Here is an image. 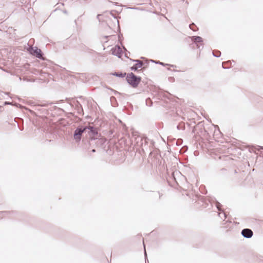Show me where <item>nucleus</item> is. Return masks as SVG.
I'll list each match as a JSON object with an SVG mask.
<instances>
[{
  "label": "nucleus",
  "mask_w": 263,
  "mask_h": 263,
  "mask_svg": "<svg viewBox=\"0 0 263 263\" xmlns=\"http://www.w3.org/2000/svg\"><path fill=\"white\" fill-rule=\"evenodd\" d=\"M87 132V128L83 126L78 127L74 132L73 139L76 142H79L81 140V136L83 133Z\"/></svg>",
  "instance_id": "nucleus-2"
},
{
  "label": "nucleus",
  "mask_w": 263,
  "mask_h": 263,
  "mask_svg": "<svg viewBox=\"0 0 263 263\" xmlns=\"http://www.w3.org/2000/svg\"><path fill=\"white\" fill-rule=\"evenodd\" d=\"M133 61L137 63L130 68L132 70L136 71L138 68L142 67L143 66V62L139 60H134Z\"/></svg>",
  "instance_id": "nucleus-8"
},
{
  "label": "nucleus",
  "mask_w": 263,
  "mask_h": 263,
  "mask_svg": "<svg viewBox=\"0 0 263 263\" xmlns=\"http://www.w3.org/2000/svg\"><path fill=\"white\" fill-rule=\"evenodd\" d=\"M213 54L214 57H217V58H218L220 57V52L218 51H216V52H213Z\"/></svg>",
  "instance_id": "nucleus-13"
},
{
  "label": "nucleus",
  "mask_w": 263,
  "mask_h": 263,
  "mask_svg": "<svg viewBox=\"0 0 263 263\" xmlns=\"http://www.w3.org/2000/svg\"><path fill=\"white\" fill-rule=\"evenodd\" d=\"M126 79L127 82L134 88L137 87L141 81V78L136 76L133 72L128 73Z\"/></svg>",
  "instance_id": "nucleus-1"
},
{
  "label": "nucleus",
  "mask_w": 263,
  "mask_h": 263,
  "mask_svg": "<svg viewBox=\"0 0 263 263\" xmlns=\"http://www.w3.org/2000/svg\"><path fill=\"white\" fill-rule=\"evenodd\" d=\"M131 9H137V8H131Z\"/></svg>",
  "instance_id": "nucleus-25"
},
{
  "label": "nucleus",
  "mask_w": 263,
  "mask_h": 263,
  "mask_svg": "<svg viewBox=\"0 0 263 263\" xmlns=\"http://www.w3.org/2000/svg\"><path fill=\"white\" fill-rule=\"evenodd\" d=\"M110 3H111L112 5H117V3L116 2H109Z\"/></svg>",
  "instance_id": "nucleus-20"
},
{
  "label": "nucleus",
  "mask_w": 263,
  "mask_h": 263,
  "mask_svg": "<svg viewBox=\"0 0 263 263\" xmlns=\"http://www.w3.org/2000/svg\"><path fill=\"white\" fill-rule=\"evenodd\" d=\"M191 40L195 43H201L203 41L202 38L199 36H193L191 37Z\"/></svg>",
  "instance_id": "nucleus-9"
},
{
  "label": "nucleus",
  "mask_w": 263,
  "mask_h": 263,
  "mask_svg": "<svg viewBox=\"0 0 263 263\" xmlns=\"http://www.w3.org/2000/svg\"><path fill=\"white\" fill-rule=\"evenodd\" d=\"M241 235L246 238H250L253 236V232L249 229H244L241 231Z\"/></svg>",
  "instance_id": "nucleus-6"
},
{
  "label": "nucleus",
  "mask_w": 263,
  "mask_h": 263,
  "mask_svg": "<svg viewBox=\"0 0 263 263\" xmlns=\"http://www.w3.org/2000/svg\"><path fill=\"white\" fill-rule=\"evenodd\" d=\"M110 14L115 18H117V17L114 14V11H111L110 12Z\"/></svg>",
  "instance_id": "nucleus-16"
},
{
  "label": "nucleus",
  "mask_w": 263,
  "mask_h": 263,
  "mask_svg": "<svg viewBox=\"0 0 263 263\" xmlns=\"http://www.w3.org/2000/svg\"><path fill=\"white\" fill-rule=\"evenodd\" d=\"M111 53L113 55H116L119 58H121L122 56V49L119 46H116L112 48Z\"/></svg>",
  "instance_id": "nucleus-5"
},
{
  "label": "nucleus",
  "mask_w": 263,
  "mask_h": 263,
  "mask_svg": "<svg viewBox=\"0 0 263 263\" xmlns=\"http://www.w3.org/2000/svg\"><path fill=\"white\" fill-rule=\"evenodd\" d=\"M137 144L140 148H141L142 151H144L148 149V144L149 140L147 138H136Z\"/></svg>",
  "instance_id": "nucleus-3"
},
{
  "label": "nucleus",
  "mask_w": 263,
  "mask_h": 263,
  "mask_svg": "<svg viewBox=\"0 0 263 263\" xmlns=\"http://www.w3.org/2000/svg\"><path fill=\"white\" fill-rule=\"evenodd\" d=\"M143 245H144V247H145V245H144V241H143ZM144 255H145V258L146 259V257H147V254H146V252L145 248H144Z\"/></svg>",
  "instance_id": "nucleus-17"
},
{
  "label": "nucleus",
  "mask_w": 263,
  "mask_h": 263,
  "mask_svg": "<svg viewBox=\"0 0 263 263\" xmlns=\"http://www.w3.org/2000/svg\"><path fill=\"white\" fill-rule=\"evenodd\" d=\"M151 144H152V145H154V142H153V141H151Z\"/></svg>",
  "instance_id": "nucleus-21"
},
{
  "label": "nucleus",
  "mask_w": 263,
  "mask_h": 263,
  "mask_svg": "<svg viewBox=\"0 0 263 263\" xmlns=\"http://www.w3.org/2000/svg\"><path fill=\"white\" fill-rule=\"evenodd\" d=\"M260 148L263 149V146H260Z\"/></svg>",
  "instance_id": "nucleus-24"
},
{
  "label": "nucleus",
  "mask_w": 263,
  "mask_h": 263,
  "mask_svg": "<svg viewBox=\"0 0 263 263\" xmlns=\"http://www.w3.org/2000/svg\"><path fill=\"white\" fill-rule=\"evenodd\" d=\"M111 74L119 78H123L125 76L126 73H123L122 72H114L112 73Z\"/></svg>",
  "instance_id": "nucleus-11"
},
{
  "label": "nucleus",
  "mask_w": 263,
  "mask_h": 263,
  "mask_svg": "<svg viewBox=\"0 0 263 263\" xmlns=\"http://www.w3.org/2000/svg\"><path fill=\"white\" fill-rule=\"evenodd\" d=\"M194 26V24H190V29H192V30H193V31H195V29L192 28V26Z\"/></svg>",
  "instance_id": "nucleus-18"
},
{
  "label": "nucleus",
  "mask_w": 263,
  "mask_h": 263,
  "mask_svg": "<svg viewBox=\"0 0 263 263\" xmlns=\"http://www.w3.org/2000/svg\"><path fill=\"white\" fill-rule=\"evenodd\" d=\"M85 128H87V131L88 130V133L91 136L95 137L98 134L97 129L94 128L93 126H85Z\"/></svg>",
  "instance_id": "nucleus-7"
},
{
  "label": "nucleus",
  "mask_w": 263,
  "mask_h": 263,
  "mask_svg": "<svg viewBox=\"0 0 263 263\" xmlns=\"http://www.w3.org/2000/svg\"><path fill=\"white\" fill-rule=\"evenodd\" d=\"M11 212L10 211H2L0 212V218H3L6 217H9L11 214Z\"/></svg>",
  "instance_id": "nucleus-10"
},
{
  "label": "nucleus",
  "mask_w": 263,
  "mask_h": 263,
  "mask_svg": "<svg viewBox=\"0 0 263 263\" xmlns=\"http://www.w3.org/2000/svg\"><path fill=\"white\" fill-rule=\"evenodd\" d=\"M151 61H152V62H155V63H159L160 64H161V65H162V64H163V63H161V62H155L154 60H151Z\"/></svg>",
  "instance_id": "nucleus-19"
},
{
  "label": "nucleus",
  "mask_w": 263,
  "mask_h": 263,
  "mask_svg": "<svg viewBox=\"0 0 263 263\" xmlns=\"http://www.w3.org/2000/svg\"><path fill=\"white\" fill-rule=\"evenodd\" d=\"M148 104H151L152 105V102H148Z\"/></svg>",
  "instance_id": "nucleus-26"
},
{
  "label": "nucleus",
  "mask_w": 263,
  "mask_h": 263,
  "mask_svg": "<svg viewBox=\"0 0 263 263\" xmlns=\"http://www.w3.org/2000/svg\"><path fill=\"white\" fill-rule=\"evenodd\" d=\"M218 215L221 218V219H226V213H224V212L222 211L220 213H219L218 214Z\"/></svg>",
  "instance_id": "nucleus-12"
},
{
  "label": "nucleus",
  "mask_w": 263,
  "mask_h": 263,
  "mask_svg": "<svg viewBox=\"0 0 263 263\" xmlns=\"http://www.w3.org/2000/svg\"><path fill=\"white\" fill-rule=\"evenodd\" d=\"M148 102H151V100L150 99H147L146 100V104L147 105L151 106V104H148Z\"/></svg>",
  "instance_id": "nucleus-15"
},
{
  "label": "nucleus",
  "mask_w": 263,
  "mask_h": 263,
  "mask_svg": "<svg viewBox=\"0 0 263 263\" xmlns=\"http://www.w3.org/2000/svg\"><path fill=\"white\" fill-rule=\"evenodd\" d=\"M92 152L95 153L96 152V150L95 149H92Z\"/></svg>",
  "instance_id": "nucleus-22"
},
{
  "label": "nucleus",
  "mask_w": 263,
  "mask_h": 263,
  "mask_svg": "<svg viewBox=\"0 0 263 263\" xmlns=\"http://www.w3.org/2000/svg\"><path fill=\"white\" fill-rule=\"evenodd\" d=\"M100 16V14H98V15H97V18H99Z\"/></svg>",
  "instance_id": "nucleus-23"
},
{
  "label": "nucleus",
  "mask_w": 263,
  "mask_h": 263,
  "mask_svg": "<svg viewBox=\"0 0 263 263\" xmlns=\"http://www.w3.org/2000/svg\"><path fill=\"white\" fill-rule=\"evenodd\" d=\"M29 52L31 54L35 55L39 59H41L42 58L41 50L36 47H31V48L29 50Z\"/></svg>",
  "instance_id": "nucleus-4"
},
{
  "label": "nucleus",
  "mask_w": 263,
  "mask_h": 263,
  "mask_svg": "<svg viewBox=\"0 0 263 263\" xmlns=\"http://www.w3.org/2000/svg\"><path fill=\"white\" fill-rule=\"evenodd\" d=\"M221 206V204L219 202H217L216 203V207L217 208V209L219 210V211H220L221 209H220V206Z\"/></svg>",
  "instance_id": "nucleus-14"
}]
</instances>
